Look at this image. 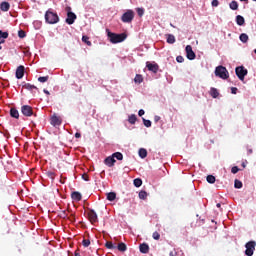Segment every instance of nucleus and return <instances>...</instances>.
Returning a JSON list of instances; mask_svg holds the SVG:
<instances>
[{"mask_svg": "<svg viewBox=\"0 0 256 256\" xmlns=\"http://www.w3.org/2000/svg\"><path fill=\"white\" fill-rule=\"evenodd\" d=\"M45 21L48 25H56L59 23V15L53 9H48L45 13Z\"/></svg>", "mask_w": 256, "mask_h": 256, "instance_id": "obj_1", "label": "nucleus"}, {"mask_svg": "<svg viewBox=\"0 0 256 256\" xmlns=\"http://www.w3.org/2000/svg\"><path fill=\"white\" fill-rule=\"evenodd\" d=\"M107 35H108V39H110V42L113 44L123 43V41L127 39V35H125V33L117 34V33L108 31Z\"/></svg>", "mask_w": 256, "mask_h": 256, "instance_id": "obj_2", "label": "nucleus"}, {"mask_svg": "<svg viewBox=\"0 0 256 256\" xmlns=\"http://www.w3.org/2000/svg\"><path fill=\"white\" fill-rule=\"evenodd\" d=\"M133 19H135V12L131 9L126 10L121 17L122 23H132Z\"/></svg>", "mask_w": 256, "mask_h": 256, "instance_id": "obj_3", "label": "nucleus"}, {"mask_svg": "<svg viewBox=\"0 0 256 256\" xmlns=\"http://www.w3.org/2000/svg\"><path fill=\"white\" fill-rule=\"evenodd\" d=\"M215 75L220 79H228L229 72L227 71V68H225L224 66H217L215 69Z\"/></svg>", "mask_w": 256, "mask_h": 256, "instance_id": "obj_4", "label": "nucleus"}, {"mask_svg": "<svg viewBox=\"0 0 256 256\" xmlns=\"http://www.w3.org/2000/svg\"><path fill=\"white\" fill-rule=\"evenodd\" d=\"M235 71H236V75H237L238 79H240V81H244L245 76L248 73L247 69H245V67H243V66H238V67H236Z\"/></svg>", "mask_w": 256, "mask_h": 256, "instance_id": "obj_5", "label": "nucleus"}, {"mask_svg": "<svg viewBox=\"0 0 256 256\" xmlns=\"http://www.w3.org/2000/svg\"><path fill=\"white\" fill-rule=\"evenodd\" d=\"M255 241H250V242H247L245 247H246V250H245V255L247 256H253V253H255Z\"/></svg>", "mask_w": 256, "mask_h": 256, "instance_id": "obj_6", "label": "nucleus"}, {"mask_svg": "<svg viewBox=\"0 0 256 256\" xmlns=\"http://www.w3.org/2000/svg\"><path fill=\"white\" fill-rule=\"evenodd\" d=\"M68 12H67V18H66V23L67 25H73L75 21L77 20V15L73 12H71V7H68Z\"/></svg>", "mask_w": 256, "mask_h": 256, "instance_id": "obj_7", "label": "nucleus"}, {"mask_svg": "<svg viewBox=\"0 0 256 256\" xmlns=\"http://www.w3.org/2000/svg\"><path fill=\"white\" fill-rule=\"evenodd\" d=\"M185 52H186V57H187V59H189V61H193L195 59V57H197V55L193 51V47H191V45L186 46Z\"/></svg>", "mask_w": 256, "mask_h": 256, "instance_id": "obj_8", "label": "nucleus"}, {"mask_svg": "<svg viewBox=\"0 0 256 256\" xmlns=\"http://www.w3.org/2000/svg\"><path fill=\"white\" fill-rule=\"evenodd\" d=\"M21 113L25 116V117H31L33 116V108L29 105H23L21 107Z\"/></svg>", "mask_w": 256, "mask_h": 256, "instance_id": "obj_9", "label": "nucleus"}, {"mask_svg": "<svg viewBox=\"0 0 256 256\" xmlns=\"http://www.w3.org/2000/svg\"><path fill=\"white\" fill-rule=\"evenodd\" d=\"M87 215H88V219L91 223H97V221H99V219L97 217V212H95V210L89 209Z\"/></svg>", "mask_w": 256, "mask_h": 256, "instance_id": "obj_10", "label": "nucleus"}, {"mask_svg": "<svg viewBox=\"0 0 256 256\" xmlns=\"http://www.w3.org/2000/svg\"><path fill=\"white\" fill-rule=\"evenodd\" d=\"M50 123L53 127H59L63 121L61 120V117L54 114L50 119Z\"/></svg>", "mask_w": 256, "mask_h": 256, "instance_id": "obj_11", "label": "nucleus"}, {"mask_svg": "<svg viewBox=\"0 0 256 256\" xmlns=\"http://www.w3.org/2000/svg\"><path fill=\"white\" fill-rule=\"evenodd\" d=\"M146 67H147L148 71H151L152 73H157V71H159V64L155 63V62H153V63L147 62Z\"/></svg>", "mask_w": 256, "mask_h": 256, "instance_id": "obj_12", "label": "nucleus"}, {"mask_svg": "<svg viewBox=\"0 0 256 256\" xmlns=\"http://www.w3.org/2000/svg\"><path fill=\"white\" fill-rule=\"evenodd\" d=\"M25 77V66L20 65L16 69V79H23Z\"/></svg>", "mask_w": 256, "mask_h": 256, "instance_id": "obj_13", "label": "nucleus"}, {"mask_svg": "<svg viewBox=\"0 0 256 256\" xmlns=\"http://www.w3.org/2000/svg\"><path fill=\"white\" fill-rule=\"evenodd\" d=\"M104 163L107 165V167H113L115 163H117V160H115L112 156H108L105 158Z\"/></svg>", "mask_w": 256, "mask_h": 256, "instance_id": "obj_14", "label": "nucleus"}, {"mask_svg": "<svg viewBox=\"0 0 256 256\" xmlns=\"http://www.w3.org/2000/svg\"><path fill=\"white\" fill-rule=\"evenodd\" d=\"M0 9L1 11L7 12L9 9H11V4H9L7 1H4L0 4Z\"/></svg>", "mask_w": 256, "mask_h": 256, "instance_id": "obj_15", "label": "nucleus"}, {"mask_svg": "<svg viewBox=\"0 0 256 256\" xmlns=\"http://www.w3.org/2000/svg\"><path fill=\"white\" fill-rule=\"evenodd\" d=\"M139 249H140V253L147 254V253H149V244L142 243V244H140Z\"/></svg>", "mask_w": 256, "mask_h": 256, "instance_id": "obj_16", "label": "nucleus"}, {"mask_svg": "<svg viewBox=\"0 0 256 256\" xmlns=\"http://www.w3.org/2000/svg\"><path fill=\"white\" fill-rule=\"evenodd\" d=\"M9 37V32H3L0 30V45H3L5 43V39Z\"/></svg>", "mask_w": 256, "mask_h": 256, "instance_id": "obj_17", "label": "nucleus"}, {"mask_svg": "<svg viewBox=\"0 0 256 256\" xmlns=\"http://www.w3.org/2000/svg\"><path fill=\"white\" fill-rule=\"evenodd\" d=\"M71 197L73 201H81L83 199V196L79 192H72Z\"/></svg>", "mask_w": 256, "mask_h": 256, "instance_id": "obj_18", "label": "nucleus"}, {"mask_svg": "<svg viewBox=\"0 0 256 256\" xmlns=\"http://www.w3.org/2000/svg\"><path fill=\"white\" fill-rule=\"evenodd\" d=\"M236 23L240 27H243V25H245V18L241 15L236 16Z\"/></svg>", "mask_w": 256, "mask_h": 256, "instance_id": "obj_19", "label": "nucleus"}, {"mask_svg": "<svg viewBox=\"0 0 256 256\" xmlns=\"http://www.w3.org/2000/svg\"><path fill=\"white\" fill-rule=\"evenodd\" d=\"M166 41H167V43H169V45H173V43H175V41H176L175 35L167 34L166 35Z\"/></svg>", "mask_w": 256, "mask_h": 256, "instance_id": "obj_20", "label": "nucleus"}, {"mask_svg": "<svg viewBox=\"0 0 256 256\" xmlns=\"http://www.w3.org/2000/svg\"><path fill=\"white\" fill-rule=\"evenodd\" d=\"M22 87L23 89H27V91H33V89L37 90V87L30 83H25Z\"/></svg>", "mask_w": 256, "mask_h": 256, "instance_id": "obj_21", "label": "nucleus"}, {"mask_svg": "<svg viewBox=\"0 0 256 256\" xmlns=\"http://www.w3.org/2000/svg\"><path fill=\"white\" fill-rule=\"evenodd\" d=\"M210 95L213 99H217L219 97V91L216 88H211Z\"/></svg>", "mask_w": 256, "mask_h": 256, "instance_id": "obj_22", "label": "nucleus"}, {"mask_svg": "<svg viewBox=\"0 0 256 256\" xmlns=\"http://www.w3.org/2000/svg\"><path fill=\"white\" fill-rule=\"evenodd\" d=\"M10 115L11 117H13L14 119H19V111L15 108H12L10 110Z\"/></svg>", "mask_w": 256, "mask_h": 256, "instance_id": "obj_23", "label": "nucleus"}, {"mask_svg": "<svg viewBox=\"0 0 256 256\" xmlns=\"http://www.w3.org/2000/svg\"><path fill=\"white\" fill-rule=\"evenodd\" d=\"M128 122L130 125H135V123H137V116L135 114H131L128 118Z\"/></svg>", "mask_w": 256, "mask_h": 256, "instance_id": "obj_24", "label": "nucleus"}, {"mask_svg": "<svg viewBox=\"0 0 256 256\" xmlns=\"http://www.w3.org/2000/svg\"><path fill=\"white\" fill-rule=\"evenodd\" d=\"M113 159H117V161H123V154L121 152H115L112 154Z\"/></svg>", "mask_w": 256, "mask_h": 256, "instance_id": "obj_25", "label": "nucleus"}, {"mask_svg": "<svg viewBox=\"0 0 256 256\" xmlns=\"http://www.w3.org/2000/svg\"><path fill=\"white\" fill-rule=\"evenodd\" d=\"M117 199V194L115 192H110L107 194L108 201H115Z\"/></svg>", "mask_w": 256, "mask_h": 256, "instance_id": "obj_26", "label": "nucleus"}, {"mask_svg": "<svg viewBox=\"0 0 256 256\" xmlns=\"http://www.w3.org/2000/svg\"><path fill=\"white\" fill-rule=\"evenodd\" d=\"M33 26H34V29H36V30L38 31V30L41 29V27L43 26V22H41V21H39V20H35V21L33 22Z\"/></svg>", "mask_w": 256, "mask_h": 256, "instance_id": "obj_27", "label": "nucleus"}, {"mask_svg": "<svg viewBox=\"0 0 256 256\" xmlns=\"http://www.w3.org/2000/svg\"><path fill=\"white\" fill-rule=\"evenodd\" d=\"M239 39L242 43H247V41H249V36L246 33H242L240 34Z\"/></svg>", "mask_w": 256, "mask_h": 256, "instance_id": "obj_28", "label": "nucleus"}, {"mask_svg": "<svg viewBox=\"0 0 256 256\" xmlns=\"http://www.w3.org/2000/svg\"><path fill=\"white\" fill-rule=\"evenodd\" d=\"M139 157H141V159H145V157H147V150L145 148L139 149Z\"/></svg>", "mask_w": 256, "mask_h": 256, "instance_id": "obj_29", "label": "nucleus"}, {"mask_svg": "<svg viewBox=\"0 0 256 256\" xmlns=\"http://www.w3.org/2000/svg\"><path fill=\"white\" fill-rule=\"evenodd\" d=\"M142 81H143V76L141 74H137L134 78V83H137L138 85H141Z\"/></svg>", "mask_w": 256, "mask_h": 256, "instance_id": "obj_30", "label": "nucleus"}, {"mask_svg": "<svg viewBox=\"0 0 256 256\" xmlns=\"http://www.w3.org/2000/svg\"><path fill=\"white\" fill-rule=\"evenodd\" d=\"M230 9H232V11H237V9H239V4L237 3V1H232L230 3Z\"/></svg>", "mask_w": 256, "mask_h": 256, "instance_id": "obj_31", "label": "nucleus"}, {"mask_svg": "<svg viewBox=\"0 0 256 256\" xmlns=\"http://www.w3.org/2000/svg\"><path fill=\"white\" fill-rule=\"evenodd\" d=\"M118 251H122L125 252L127 251V245H125V243L121 242L118 244Z\"/></svg>", "mask_w": 256, "mask_h": 256, "instance_id": "obj_32", "label": "nucleus"}, {"mask_svg": "<svg viewBox=\"0 0 256 256\" xmlns=\"http://www.w3.org/2000/svg\"><path fill=\"white\" fill-rule=\"evenodd\" d=\"M141 185H143V180H141V178L134 179V186L135 187H141Z\"/></svg>", "mask_w": 256, "mask_h": 256, "instance_id": "obj_33", "label": "nucleus"}, {"mask_svg": "<svg viewBox=\"0 0 256 256\" xmlns=\"http://www.w3.org/2000/svg\"><path fill=\"white\" fill-rule=\"evenodd\" d=\"M234 187H235V189H241L243 187V182H241L239 180H235Z\"/></svg>", "mask_w": 256, "mask_h": 256, "instance_id": "obj_34", "label": "nucleus"}, {"mask_svg": "<svg viewBox=\"0 0 256 256\" xmlns=\"http://www.w3.org/2000/svg\"><path fill=\"white\" fill-rule=\"evenodd\" d=\"M38 81L40 83H47V81H49V76H41L38 78Z\"/></svg>", "mask_w": 256, "mask_h": 256, "instance_id": "obj_35", "label": "nucleus"}, {"mask_svg": "<svg viewBox=\"0 0 256 256\" xmlns=\"http://www.w3.org/2000/svg\"><path fill=\"white\" fill-rule=\"evenodd\" d=\"M82 41H83V43H86V45H88V47H91L92 43H91V41H89V38L87 36H83Z\"/></svg>", "mask_w": 256, "mask_h": 256, "instance_id": "obj_36", "label": "nucleus"}, {"mask_svg": "<svg viewBox=\"0 0 256 256\" xmlns=\"http://www.w3.org/2000/svg\"><path fill=\"white\" fill-rule=\"evenodd\" d=\"M206 181H207L208 183H211V184L215 183V176H213V175H208L207 178H206Z\"/></svg>", "mask_w": 256, "mask_h": 256, "instance_id": "obj_37", "label": "nucleus"}, {"mask_svg": "<svg viewBox=\"0 0 256 256\" xmlns=\"http://www.w3.org/2000/svg\"><path fill=\"white\" fill-rule=\"evenodd\" d=\"M136 12L138 13L139 17H143V15H145V9L143 8H137Z\"/></svg>", "mask_w": 256, "mask_h": 256, "instance_id": "obj_38", "label": "nucleus"}, {"mask_svg": "<svg viewBox=\"0 0 256 256\" xmlns=\"http://www.w3.org/2000/svg\"><path fill=\"white\" fill-rule=\"evenodd\" d=\"M139 199H143V200L147 199V193L143 190L140 191L139 192Z\"/></svg>", "mask_w": 256, "mask_h": 256, "instance_id": "obj_39", "label": "nucleus"}, {"mask_svg": "<svg viewBox=\"0 0 256 256\" xmlns=\"http://www.w3.org/2000/svg\"><path fill=\"white\" fill-rule=\"evenodd\" d=\"M83 247H89L91 245V241L89 239H84L82 241Z\"/></svg>", "mask_w": 256, "mask_h": 256, "instance_id": "obj_40", "label": "nucleus"}, {"mask_svg": "<svg viewBox=\"0 0 256 256\" xmlns=\"http://www.w3.org/2000/svg\"><path fill=\"white\" fill-rule=\"evenodd\" d=\"M143 124L145 125V127H151L152 125L151 120H147L145 118H143Z\"/></svg>", "mask_w": 256, "mask_h": 256, "instance_id": "obj_41", "label": "nucleus"}, {"mask_svg": "<svg viewBox=\"0 0 256 256\" xmlns=\"http://www.w3.org/2000/svg\"><path fill=\"white\" fill-rule=\"evenodd\" d=\"M152 237L155 241H159V239H161V235L158 232H154Z\"/></svg>", "mask_w": 256, "mask_h": 256, "instance_id": "obj_42", "label": "nucleus"}, {"mask_svg": "<svg viewBox=\"0 0 256 256\" xmlns=\"http://www.w3.org/2000/svg\"><path fill=\"white\" fill-rule=\"evenodd\" d=\"M18 36L20 37V39H24V37H26L27 34L25 33V31L20 30V31L18 32Z\"/></svg>", "mask_w": 256, "mask_h": 256, "instance_id": "obj_43", "label": "nucleus"}, {"mask_svg": "<svg viewBox=\"0 0 256 256\" xmlns=\"http://www.w3.org/2000/svg\"><path fill=\"white\" fill-rule=\"evenodd\" d=\"M231 173H233V175L239 173V167H237V166L232 167Z\"/></svg>", "mask_w": 256, "mask_h": 256, "instance_id": "obj_44", "label": "nucleus"}, {"mask_svg": "<svg viewBox=\"0 0 256 256\" xmlns=\"http://www.w3.org/2000/svg\"><path fill=\"white\" fill-rule=\"evenodd\" d=\"M47 177H49L50 179H55V172H47Z\"/></svg>", "mask_w": 256, "mask_h": 256, "instance_id": "obj_45", "label": "nucleus"}, {"mask_svg": "<svg viewBox=\"0 0 256 256\" xmlns=\"http://www.w3.org/2000/svg\"><path fill=\"white\" fill-rule=\"evenodd\" d=\"M176 61L177 63H183V61H185V58H183V56H177Z\"/></svg>", "mask_w": 256, "mask_h": 256, "instance_id": "obj_46", "label": "nucleus"}, {"mask_svg": "<svg viewBox=\"0 0 256 256\" xmlns=\"http://www.w3.org/2000/svg\"><path fill=\"white\" fill-rule=\"evenodd\" d=\"M211 5L212 7H219V0H213Z\"/></svg>", "mask_w": 256, "mask_h": 256, "instance_id": "obj_47", "label": "nucleus"}, {"mask_svg": "<svg viewBox=\"0 0 256 256\" xmlns=\"http://www.w3.org/2000/svg\"><path fill=\"white\" fill-rule=\"evenodd\" d=\"M106 247L107 249H113V242H107Z\"/></svg>", "mask_w": 256, "mask_h": 256, "instance_id": "obj_48", "label": "nucleus"}, {"mask_svg": "<svg viewBox=\"0 0 256 256\" xmlns=\"http://www.w3.org/2000/svg\"><path fill=\"white\" fill-rule=\"evenodd\" d=\"M138 115H139V117H143V115H145V110L140 109V110L138 111Z\"/></svg>", "mask_w": 256, "mask_h": 256, "instance_id": "obj_49", "label": "nucleus"}, {"mask_svg": "<svg viewBox=\"0 0 256 256\" xmlns=\"http://www.w3.org/2000/svg\"><path fill=\"white\" fill-rule=\"evenodd\" d=\"M231 93H232V95H237V88L236 87H232L231 88Z\"/></svg>", "mask_w": 256, "mask_h": 256, "instance_id": "obj_50", "label": "nucleus"}, {"mask_svg": "<svg viewBox=\"0 0 256 256\" xmlns=\"http://www.w3.org/2000/svg\"><path fill=\"white\" fill-rule=\"evenodd\" d=\"M154 121L155 123H159V121H161V116H154Z\"/></svg>", "mask_w": 256, "mask_h": 256, "instance_id": "obj_51", "label": "nucleus"}, {"mask_svg": "<svg viewBox=\"0 0 256 256\" xmlns=\"http://www.w3.org/2000/svg\"><path fill=\"white\" fill-rule=\"evenodd\" d=\"M169 256H177V250L170 251Z\"/></svg>", "mask_w": 256, "mask_h": 256, "instance_id": "obj_52", "label": "nucleus"}, {"mask_svg": "<svg viewBox=\"0 0 256 256\" xmlns=\"http://www.w3.org/2000/svg\"><path fill=\"white\" fill-rule=\"evenodd\" d=\"M82 179H83L84 181H89V175L83 174V175H82Z\"/></svg>", "mask_w": 256, "mask_h": 256, "instance_id": "obj_53", "label": "nucleus"}, {"mask_svg": "<svg viewBox=\"0 0 256 256\" xmlns=\"http://www.w3.org/2000/svg\"><path fill=\"white\" fill-rule=\"evenodd\" d=\"M75 137H76V139H81V133L76 132V133H75Z\"/></svg>", "mask_w": 256, "mask_h": 256, "instance_id": "obj_54", "label": "nucleus"}, {"mask_svg": "<svg viewBox=\"0 0 256 256\" xmlns=\"http://www.w3.org/2000/svg\"><path fill=\"white\" fill-rule=\"evenodd\" d=\"M43 93H45V95H51V93H49V90H47V89H44Z\"/></svg>", "mask_w": 256, "mask_h": 256, "instance_id": "obj_55", "label": "nucleus"}, {"mask_svg": "<svg viewBox=\"0 0 256 256\" xmlns=\"http://www.w3.org/2000/svg\"><path fill=\"white\" fill-rule=\"evenodd\" d=\"M242 167H243V169H245L247 167V162H243Z\"/></svg>", "mask_w": 256, "mask_h": 256, "instance_id": "obj_56", "label": "nucleus"}, {"mask_svg": "<svg viewBox=\"0 0 256 256\" xmlns=\"http://www.w3.org/2000/svg\"><path fill=\"white\" fill-rule=\"evenodd\" d=\"M253 153V149H248V155H251Z\"/></svg>", "mask_w": 256, "mask_h": 256, "instance_id": "obj_57", "label": "nucleus"}, {"mask_svg": "<svg viewBox=\"0 0 256 256\" xmlns=\"http://www.w3.org/2000/svg\"><path fill=\"white\" fill-rule=\"evenodd\" d=\"M216 207H217L218 209H221V203H218V204L216 205Z\"/></svg>", "mask_w": 256, "mask_h": 256, "instance_id": "obj_58", "label": "nucleus"}, {"mask_svg": "<svg viewBox=\"0 0 256 256\" xmlns=\"http://www.w3.org/2000/svg\"><path fill=\"white\" fill-rule=\"evenodd\" d=\"M75 256H81V254H79V253L75 252Z\"/></svg>", "mask_w": 256, "mask_h": 256, "instance_id": "obj_59", "label": "nucleus"}, {"mask_svg": "<svg viewBox=\"0 0 256 256\" xmlns=\"http://www.w3.org/2000/svg\"><path fill=\"white\" fill-rule=\"evenodd\" d=\"M254 53L256 54V49L254 50Z\"/></svg>", "mask_w": 256, "mask_h": 256, "instance_id": "obj_60", "label": "nucleus"}, {"mask_svg": "<svg viewBox=\"0 0 256 256\" xmlns=\"http://www.w3.org/2000/svg\"><path fill=\"white\" fill-rule=\"evenodd\" d=\"M240 1H247V0H240Z\"/></svg>", "mask_w": 256, "mask_h": 256, "instance_id": "obj_61", "label": "nucleus"}, {"mask_svg": "<svg viewBox=\"0 0 256 256\" xmlns=\"http://www.w3.org/2000/svg\"><path fill=\"white\" fill-rule=\"evenodd\" d=\"M0 49H3V47L0 46Z\"/></svg>", "mask_w": 256, "mask_h": 256, "instance_id": "obj_62", "label": "nucleus"}, {"mask_svg": "<svg viewBox=\"0 0 256 256\" xmlns=\"http://www.w3.org/2000/svg\"><path fill=\"white\" fill-rule=\"evenodd\" d=\"M253 1H255V2H256V0H253Z\"/></svg>", "mask_w": 256, "mask_h": 256, "instance_id": "obj_63", "label": "nucleus"}]
</instances>
